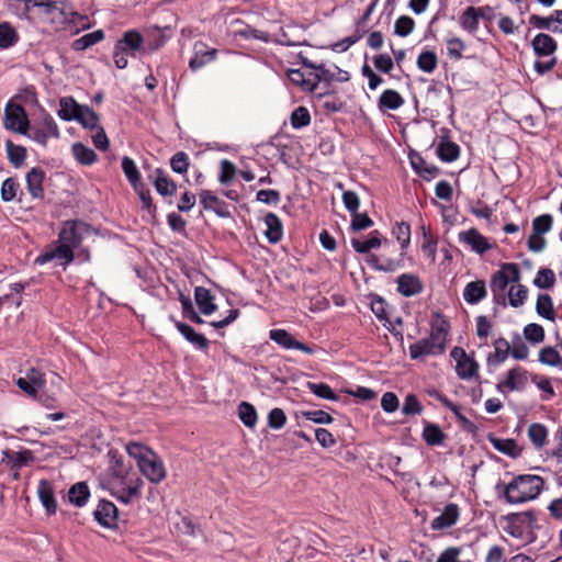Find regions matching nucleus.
<instances>
[{
  "label": "nucleus",
  "instance_id": "obj_1",
  "mask_svg": "<svg viewBox=\"0 0 562 562\" xmlns=\"http://www.w3.org/2000/svg\"><path fill=\"white\" fill-rule=\"evenodd\" d=\"M105 487L119 502L128 505L140 501L144 481L135 471L119 469L109 474Z\"/></svg>",
  "mask_w": 562,
  "mask_h": 562
},
{
  "label": "nucleus",
  "instance_id": "obj_2",
  "mask_svg": "<svg viewBox=\"0 0 562 562\" xmlns=\"http://www.w3.org/2000/svg\"><path fill=\"white\" fill-rule=\"evenodd\" d=\"M497 490L501 488L498 484ZM544 488V480L540 475L521 474L502 486L506 503L519 505L536 499Z\"/></svg>",
  "mask_w": 562,
  "mask_h": 562
},
{
  "label": "nucleus",
  "instance_id": "obj_3",
  "mask_svg": "<svg viewBox=\"0 0 562 562\" xmlns=\"http://www.w3.org/2000/svg\"><path fill=\"white\" fill-rule=\"evenodd\" d=\"M125 449L128 456L136 460L139 471L151 483H160L166 477L161 458L150 448L139 442H130Z\"/></svg>",
  "mask_w": 562,
  "mask_h": 562
},
{
  "label": "nucleus",
  "instance_id": "obj_4",
  "mask_svg": "<svg viewBox=\"0 0 562 562\" xmlns=\"http://www.w3.org/2000/svg\"><path fill=\"white\" fill-rule=\"evenodd\" d=\"M392 235L401 246L398 258H387L385 256L371 255L368 263L378 271L394 272L404 266V256L411 244V225L407 222H396L392 228Z\"/></svg>",
  "mask_w": 562,
  "mask_h": 562
},
{
  "label": "nucleus",
  "instance_id": "obj_5",
  "mask_svg": "<svg viewBox=\"0 0 562 562\" xmlns=\"http://www.w3.org/2000/svg\"><path fill=\"white\" fill-rule=\"evenodd\" d=\"M521 279L520 270L516 263H502L499 270L492 273L490 279V288L494 296V301L505 305L504 291L509 283H518Z\"/></svg>",
  "mask_w": 562,
  "mask_h": 562
},
{
  "label": "nucleus",
  "instance_id": "obj_6",
  "mask_svg": "<svg viewBox=\"0 0 562 562\" xmlns=\"http://www.w3.org/2000/svg\"><path fill=\"white\" fill-rule=\"evenodd\" d=\"M26 136L38 145L46 147L50 138H59L60 132L54 117L42 109L40 115L30 124Z\"/></svg>",
  "mask_w": 562,
  "mask_h": 562
},
{
  "label": "nucleus",
  "instance_id": "obj_7",
  "mask_svg": "<svg viewBox=\"0 0 562 562\" xmlns=\"http://www.w3.org/2000/svg\"><path fill=\"white\" fill-rule=\"evenodd\" d=\"M4 127L21 135H27L30 121L21 104L9 101L4 106Z\"/></svg>",
  "mask_w": 562,
  "mask_h": 562
},
{
  "label": "nucleus",
  "instance_id": "obj_8",
  "mask_svg": "<svg viewBox=\"0 0 562 562\" xmlns=\"http://www.w3.org/2000/svg\"><path fill=\"white\" fill-rule=\"evenodd\" d=\"M90 229V226L81 221H66L63 223L58 234V244L66 245L74 252L82 241V235Z\"/></svg>",
  "mask_w": 562,
  "mask_h": 562
},
{
  "label": "nucleus",
  "instance_id": "obj_9",
  "mask_svg": "<svg viewBox=\"0 0 562 562\" xmlns=\"http://www.w3.org/2000/svg\"><path fill=\"white\" fill-rule=\"evenodd\" d=\"M529 372L522 367H515L507 371L504 380L496 384L499 393L506 394L514 391H524L528 383Z\"/></svg>",
  "mask_w": 562,
  "mask_h": 562
},
{
  "label": "nucleus",
  "instance_id": "obj_10",
  "mask_svg": "<svg viewBox=\"0 0 562 562\" xmlns=\"http://www.w3.org/2000/svg\"><path fill=\"white\" fill-rule=\"evenodd\" d=\"M456 361V372L461 380H470L477 375L479 363L468 356L461 347H454L450 352Z\"/></svg>",
  "mask_w": 562,
  "mask_h": 562
},
{
  "label": "nucleus",
  "instance_id": "obj_11",
  "mask_svg": "<svg viewBox=\"0 0 562 562\" xmlns=\"http://www.w3.org/2000/svg\"><path fill=\"white\" fill-rule=\"evenodd\" d=\"M75 255L70 248L66 245H60L58 241L48 246L41 255L35 259V265L43 266L53 260L58 261L63 266H68L74 261Z\"/></svg>",
  "mask_w": 562,
  "mask_h": 562
},
{
  "label": "nucleus",
  "instance_id": "obj_12",
  "mask_svg": "<svg viewBox=\"0 0 562 562\" xmlns=\"http://www.w3.org/2000/svg\"><path fill=\"white\" fill-rule=\"evenodd\" d=\"M45 374L35 368L26 371L25 376L16 380V385L32 398H37L38 393L45 387Z\"/></svg>",
  "mask_w": 562,
  "mask_h": 562
},
{
  "label": "nucleus",
  "instance_id": "obj_13",
  "mask_svg": "<svg viewBox=\"0 0 562 562\" xmlns=\"http://www.w3.org/2000/svg\"><path fill=\"white\" fill-rule=\"evenodd\" d=\"M305 66L316 70L317 85L321 81L324 82H347L350 79V75L347 70L340 69L338 66L325 67L324 65H314L311 61L304 60Z\"/></svg>",
  "mask_w": 562,
  "mask_h": 562
},
{
  "label": "nucleus",
  "instance_id": "obj_14",
  "mask_svg": "<svg viewBox=\"0 0 562 562\" xmlns=\"http://www.w3.org/2000/svg\"><path fill=\"white\" fill-rule=\"evenodd\" d=\"M269 338L277 345L284 349H296L307 355L314 353V348L297 341L288 330L285 329H271L269 331Z\"/></svg>",
  "mask_w": 562,
  "mask_h": 562
},
{
  "label": "nucleus",
  "instance_id": "obj_15",
  "mask_svg": "<svg viewBox=\"0 0 562 562\" xmlns=\"http://www.w3.org/2000/svg\"><path fill=\"white\" fill-rule=\"evenodd\" d=\"M460 243L469 246L472 251L483 255L492 248L487 238L484 237L477 229L471 228L468 231L460 232L458 235Z\"/></svg>",
  "mask_w": 562,
  "mask_h": 562
},
{
  "label": "nucleus",
  "instance_id": "obj_16",
  "mask_svg": "<svg viewBox=\"0 0 562 562\" xmlns=\"http://www.w3.org/2000/svg\"><path fill=\"white\" fill-rule=\"evenodd\" d=\"M94 519L105 528H114L117 522V508L106 499H101L93 513Z\"/></svg>",
  "mask_w": 562,
  "mask_h": 562
},
{
  "label": "nucleus",
  "instance_id": "obj_17",
  "mask_svg": "<svg viewBox=\"0 0 562 562\" xmlns=\"http://www.w3.org/2000/svg\"><path fill=\"white\" fill-rule=\"evenodd\" d=\"M445 349L431 338H423L409 346V356L414 360L422 359L426 356H437L443 353Z\"/></svg>",
  "mask_w": 562,
  "mask_h": 562
},
{
  "label": "nucleus",
  "instance_id": "obj_18",
  "mask_svg": "<svg viewBox=\"0 0 562 562\" xmlns=\"http://www.w3.org/2000/svg\"><path fill=\"white\" fill-rule=\"evenodd\" d=\"M45 171L41 167H33L25 176L26 189L32 199L42 200L44 198Z\"/></svg>",
  "mask_w": 562,
  "mask_h": 562
},
{
  "label": "nucleus",
  "instance_id": "obj_19",
  "mask_svg": "<svg viewBox=\"0 0 562 562\" xmlns=\"http://www.w3.org/2000/svg\"><path fill=\"white\" fill-rule=\"evenodd\" d=\"M397 291L405 297H411L423 292L424 284L419 277L413 273H403L397 277Z\"/></svg>",
  "mask_w": 562,
  "mask_h": 562
},
{
  "label": "nucleus",
  "instance_id": "obj_20",
  "mask_svg": "<svg viewBox=\"0 0 562 562\" xmlns=\"http://www.w3.org/2000/svg\"><path fill=\"white\" fill-rule=\"evenodd\" d=\"M530 24L540 30L562 33V10H555L549 16L531 15Z\"/></svg>",
  "mask_w": 562,
  "mask_h": 562
},
{
  "label": "nucleus",
  "instance_id": "obj_21",
  "mask_svg": "<svg viewBox=\"0 0 562 562\" xmlns=\"http://www.w3.org/2000/svg\"><path fill=\"white\" fill-rule=\"evenodd\" d=\"M463 300L475 305L487 296V288L484 280H475L465 284L462 293Z\"/></svg>",
  "mask_w": 562,
  "mask_h": 562
},
{
  "label": "nucleus",
  "instance_id": "obj_22",
  "mask_svg": "<svg viewBox=\"0 0 562 562\" xmlns=\"http://www.w3.org/2000/svg\"><path fill=\"white\" fill-rule=\"evenodd\" d=\"M216 57V49L209 48L204 43L198 42L194 44V56L189 61V67L192 70H198L207 63L214 60Z\"/></svg>",
  "mask_w": 562,
  "mask_h": 562
},
{
  "label": "nucleus",
  "instance_id": "obj_23",
  "mask_svg": "<svg viewBox=\"0 0 562 562\" xmlns=\"http://www.w3.org/2000/svg\"><path fill=\"white\" fill-rule=\"evenodd\" d=\"M460 515L458 505L448 504L442 513L431 521V528L434 530H442L453 526Z\"/></svg>",
  "mask_w": 562,
  "mask_h": 562
},
{
  "label": "nucleus",
  "instance_id": "obj_24",
  "mask_svg": "<svg viewBox=\"0 0 562 562\" xmlns=\"http://www.w3.org/2000/svg\"><path fill=\"white\" fill-rule=\"evenodd\" d=\"M199 198L200 203L205 210L213 211L221 217H227L229 215L225 202L218 199L213 192L202 190L199 193Z\"/></svg>",
  "mask_w": 562,
  "mask_h": 562
},
{
  "label": "nucleus",
  "instance_id": "obj_25",
  "mask_svg": "<svg viewBox=\"0 0 562 562\" xmlns=\"http://www.w3.org/2000/svg\"><path fill=\"white\" fill-rule=\"evenodd\" d=\"M37 495L47 514L54 515L57 510V503L50 482L41 480L37 486Z\"/></svg>",
  "mask_w": 562,
  "mask_h": 562
},
{
  "label": "nucleus",
  "instance_id": "obj_26",
  "mask_svg": "<svg viewBox=\"0 0 562 562\" xmlns=\"http://www.w3.org/2000/svg\"><path fill=\"white\" fill-rule=\"evenodd\" d=\"M531 45L538 57H550L557 50V42L546 33L537 34Z\"/></svg>",
  "mask_w": 562,
  "mask_h": 562
},
{
  "label": "nucleus",
  "instance_id": "obj_27",
  "mask_svg": "<svg viewBox=\"0 0 562 562\" xmlns=\"http://www.w3.org/2000/svg\"><path fill=\"white\" fill-rule=\"evenodd\" d=\"M153 184L158 194L161 196H172L177 192V184L170 177L160 168L155 170V178Z\"/></svg>",
  "mask_w": 562,
  "mask_h": 562
},
{
  "label": "nucleus",
  "instance_id": "obj_28",
  "mask_svg": "<svg viewBox=\"0 0 562 562\" xmlns=\"http://www.w3.org/2000/svg\"><path fill=\"white\" fill-rule=\"evenodd\" d=\"M175 326L179 333L196 348L200 350L207 349L209 340L202 334L196 333L190 325L176 321Z\"/></svg>",
  "mask_w": 562,
  "mask_h": 562
},
{
  "label": "nucleus",
  "instance_id": "obj_29",
  "mask_svg": "<svg viewBox=\"0 0 562 562\" xmlns=\"http://www.w3.org/2000/svg\"><path fill=\"white\" fill-rule=\"evenodd\" d=\"M194 300L200 312L206 316L213 314L217 308L213 302L214 296L211 294V291L204 286L195 288Z\"/></svg>",
  "mask_w": 562,
  "mask_h": 562
},
{
  "label": "nucleus",
  "instance_id": "obj_30",
  "mask_svg": "<svg viewBox=\"0 0 562 562\" xmlns=\"http://www.w3.org/2000/svg\"><path fill=\"white\" fill-rule=\"evenodd\" d=\"M60 15L63 16V23L76 27L74 32L75 34L91 27L88 15L81 14L77 11L61 9Z\"/></svg>",
  "mask_w": 562,
  "mask_h": 562
},
{
  "label": "nucleus",
  "instance_id": "obj_31",
  "mask_svg": "<svg viewBox=\"0 0 562 562\" xmlns=\"http://www.w3.org/2000/svg\"><path fill=\"white\" fill-rule=\"evenodd\" d=\"M266 232L265 235L269 243L277 244L282 239L283 226L282 222L274 213H268L265 217Z\"/></svg>",
  "mask_w": 562,
  "mask_h": 562
},
{
  "label": "nucleus",
  "instance_id": "obj_32",
  "mask_svg": "<svg viewBox=\"0 0 562 562\" xmlns=\"http://www.w3.org/2000/svg\"><path fill=\"white\" fill-rule=\"evenodd\" d=\"M404 98L393 89H386L382 92L378 101V108L380 111L386 110H398L404 104Z\"/></svg>",
  "mask_w": 562,
  "mask_h": 562
},
{
  "label": "nucleus",
  "instance_id": "obj_33",
  "mask_svg": "<svg viewBox=\"0 0 562 562\" xmlns=\"http://www.w3.org/2000/svg\"><path fill=\"white\" fill-rule=\"evenodd\" d=\"M89 497L90 490L86 482H77L68 491V499L76 507H83Z\"/></svg>",
  "mask_w": 562,
  "mask_h": 562
},
{
  "label": "nucleus",
  "instance_id": "obj_34",
  "mask_svg": "<svg viewBox=\"0 0 562 562\" xmlns=\"http://www.w3.org/2000/svg\"><path fill=\"white\" fill-rule=\"evenodd\" d=\"M80 108L81 104H79L72 97H64L59 100V110L57 114L63 121H75Z\"/></svg>",
  "mask_w": 562,
  "mask_h": 562
},
{
  "label": "nucleus",
  "instance_id": "obj_35",
  "mask_svg": "<svg viewBox=\"0 0 562 562\" xmlns=\"http://www.w3.org/2000/svg\"><path fill=\"white\" fill-rule=\"evenodd\" d=\"M480 19L475 7H468L459 16L460 27L469 34L474 35L479 30Z\"/></svg>",
  "mask_w": 562,
  "mask_h": 562
},
{
  "label": "nucleus",
  "instance_id": "obj_36",
  "mask_svg": "<svg viewBox=\"0 0 562 562\" xmlns=\"http://www.w3.org/2000/svg\"><path fill=\"white\" fill-rule=\"evenodd\" d=\"M448 331V322L442 317L438 316L435 321L431 322L429 338H431L432 341H436L441 347H443V349H446Z\"/></svg>",
  "mask_w": 562,
  "mask_h": 562
},
{
  "label": "nucleus",
  "instance_id": "obj_37",
  "mask_svg": "<svg viewBox=\"0 0 562 562\" xmlns=\"http://www.w3.org/2000/svg\"><path fill=\"white\" fill-rule=\"evenodd\" d=\"M536 312L539 316H541L548 321L555 319L553 302L549 294L541 293L538 295L537 302H536Z\"/></svg>",
  "mask_w": 562,
  "mask_h": 562
},
{
  "label": "nucleus",
  "instance_id": "obj_38",
  "mask_svg": "<svg viewBox=\"0 0 562 562\" xmlns=\"http://www.w3.org/2000/svg\"><path fill=\"white\" fill-rule=\"evenodd\" d=\"M71 151L75 159L81 165H92L97 160V154L90 147L83 145L82 143H75L71 146Z\"/></svg>",
  "mask_w": 562,
  "mask_h": 562
},
{
  "label": "nucleus",
  "instance_id": "obj_39",
  "mask_svg": "<svg viewBox=\"0 0 562 562\" xmlns=\"http://www.w3.org/2000/svg\"><path fill=\"white\" fill-rule=\"evenodd\" d=\"M19 41V34L9 22L0 23V48L8 49Z\"/></svg>",
  "mask_w": 562,
  "mask_h": 562
},
{
  "label": "nucleus",
  "instance_id": "obj_40",
  "mask_svg": "<svg viewBox=\"0 0 562 562\" xmlns=\"http://www.w3.org/2000/svg\"><path fill=\"white\" fill-rule=\"evenodd\" d=\"M436 153L438 157L446 162H452L459 158L460 147L453 142H440Z\"/></svg>",
  "mask_w": 562,
  "mask_h": 562
},
{
  "label": "nucleus",
  "instance_id": "obj_41",
  "mask_svg": "<svg viewBox=\"0 0 562 562\" xmlns=\"http://www.w3.org/2000/svg\"><path fill=\"white\" fill-rule=\"evenodd\" d=\"M104 38V32L102 30H97L94 32L85 34L83 36L75 40L72 42V48L75 50H85Z\"/></svg>",
  "mask_w": 562,
  "mask_h": 562
},
{
  "label": "nucleus",
  "instance_id": "obj_42",
  "mask_svg": "<svg viewBox=\"0 0 562 562\" xmlns=\"http://www.w3.org/2000/svg\"><path fill=\"white\" fill-rule=\"evenodd\" d=\"M75 121L81 124L85 128L93 130L99 127L98 114L88 105H82L76 115Z\"/></svg>",
  "mask_w": 562,
  "mask_h": 562
},
{
  "label": "nucleus",
  "instance_id": "obj_43",
  "mask_svg": "<svg viewBox=\"0 0 562 562\" xmlns=\"http://www.w3.org/2000/svg\"><path fill=\"white\" fill-rule=\"evenodd\" d=\"M493 345H494V349H495L494 356L488 357L487 360H488V362H493L495 364H501L510 355V342L507 339L499 337L494 341Z\"/></svg>",
  "mask_w": 562,
  "mask_h": 562
},
{
  "label": "nucleus",
  "instance_id": "obj_44",
  "mask_svg": "<svg viewBox=\"0 0 562 562\" xmlns=\"http://www.w3.org/2000/svg\"><path fill=\"white\" fill-rule=\"evenodd\" d=\"M238 416L241 423L248 428H254L258 420L255 406L248 402H241L238 405Z\"/></svg>",
  "mask_w": 562,
  "mask_h": 562
},
{
  "label": "nucleus",
  "instance_id": "obj_45",
  "mask_svg": "<svg viewBox=\"0 0 562 562\" xmlns=\"http://www.w3.org/2000/svg\"><path fill=\"white\" fill-rule=\"evenodd\" d=\"M5 149L8 159L14 167L19 168L24 164L26 158V149L23 146L15 145L12 140L8 139L5 142Z\"/></svg>",
  "mask_w": 562,
  "mask_h": 562
},
{
  "label": "nucleus",
  "instance_id": "obj_46",
  "mask_svg": "<svg viewBox=\"0 0 562 562\" xmlns=\"http://www.w3.org/2000/svg\"><path fill=\"white\" fill-rule=\"evenodd\" d=\"M351 245L357 252L367 254L371 249L379 248L382 245V241L379 238V232L373 231L367 240L361 241L358 239H352Z\"/></svg>",
  "mask_w": 562,
  "mask_h": 562
},
{
  "label": "nucleus",
  "instance_id": "obj_47",
  "mask_svg": "<svg viewBox=\"0 0 562 562\" xmlns=\"http://www.w3.org/2000/svg\"><path fill=\"white\" fill-rule=\"evenodd\" d=\"M423 438L429 446H439L445 440V434L438 425L427 423L423 430Z\"/></svg>",
  "mask_w": 562,
  "mask_h": 562
},
{
  "label": "nucleus",
  "instance_id": "obj_48",
  "mask_svg": "<svg viewBox=\"0 0 562 562\" xmlns=\"http://www.w3.org/2000/svg\"><path fill=\"white\" fill-rule=\"evenodd\" d=\"M528 297V289L526 285L513 284L508 290V303L513 307H520L525 304Z\"/></svg>",
  "mask_w": 562,
  "mask_h": 562
},
{
  "label": "nucleus",
  "instance_id": "obj_49",
  "mask_svg": "<svg viewBox=\"0 0 562 562\" xmlns=\"http://www.w3.org/2000/svg\"><path fill=\"white\" fill-rule=\"evenodd\" d=\"M555 273L552 269L541 268L538 270L532 283L538 289H551L555 284Z\"/></svg>",
  "mask_w": 562,
  "mask_h": 562
},
{
  "label": "nucleus",
  "instance_id": "obj_50",
  "mask_svg": "<svg viewBox=\"0 0 562 562\" xmlns=\"http://www.w3.org/2000/svg\"><path fill=\"white\" fill-rule=\"evenodd\" d=\"M289 79L304 91L313 92L317 88V78L315 80L306 79L304 72L300 69L290 70Z\"/></svg>",
  "mask_w": 562,
  "mask_h": 562
},
{
  "label": "nucleus",
  "instance_id": "obj_51",
  "mask_svg": "<svg viewBox=\"0 0 562 562\" xmlns=\"http://www.w3.org/2000/svg\"><path fill=\"white\" fill-rule=\"evenodd\" d=\"M528 437L533 446L540 448L547 441L548 430L544 425L535 423L528 428Z\"/></svg>",
  "mask_w": 562,
  "mask_h": 562
},
{
  "label": "nucleus",
  "instance_id": "obj_52",
  "mask_svg": "<svg viewBox=\"0 0 562 562\" xmlns=\"http://www.w3.org/2000/svg\"><path fill=\"white\" fill-rule=\"evenodd\" d=\"M539 362L550 367H559L562 364V358L554 347H544L539 351Z\"/></svg>",
  "mask_w": 562,
  "mask_h": 562
},
{
  "label": "nucleus",
  "instance_id": "obj_53",
  "mask_svg": "<svg viewBox=\"0 0 562 562\" xmlns=\"http://www.w3.org/2000/svg\"><path fill=\"white\" fill-rule=\"evenodd\" d=\"M116 44H123L125 50H131L134 54L142 47L143 37L137 31H127Z\"/></svg>",
  "mask_w": 562,
  "mask_h": 562
},
{
  "label": "nucleus",
  "instance_id": "obj_54",
  "mask_svg": "<svg viewBox=\"0 0 562 562\" xmlns=\"http://www.w3.org/2000/svg\"><path fill=\"white\" fill-rule=\"evenodd\" d=\"M531 382L543 392L541 395L542 401H550L555 396L553 386L549 378L535 374L531 376Z\"/></svg>",
  "mask_w": 562,
  "mask_h": 562
},
{
  "label": "nucleus",
  "instance_id": "obj_55",
  "mask_svg": "<svg viewBox=\"0 0 562 562\" xmlns=\"http://www.w3.org/2000/svg\"><path fill=\"white\" fill-rule=\"evenodd\" d=\"M438 64L437 55L434 52H422L417 58V67L427 74H431Z\"/></svg>",
  "mask_w": 562,
  "mask_h": 562
},
{
  "label": "nucleus",
  "instance_id": "obj_56",
  "mask_svg": "<svg viewBox=\"0 0 562 562\" xmlns=\"http://www.w3.org/2000/svg\"><path fill=\"white\" fill-rule=\"evenodd\" d=\"M123 172L132 187L140 183V175L134 160L127 156L122 159Z\"/></svg>",
  "mask_w": 562,
  "mask_h": 562
},
{
  "label": "nucleus",
  "instance_id": "obj_57",
  "mask_svg": "<svg viewBox=\"0 0 562 562\" xmlns=\"http://www.w3.org/2000/svg\"><path fill=\"white\" fill-rule=\"evenodd\" d=\"M424 241L422 245V251L425 257H427L430 262H435L436 254H437V241L432 238L431 234L426 229L425 226L422 227Z\"/></svg>",
  "mask_w": 562,
  "mask_h": 562
},
{
  "label": "nucleus",
  "instance_id": "obj_58",
  "mask_svg": "<svg viewBox=\"0 0 562 562\" xmlns=\"http://www.w3.org/2000/svg\"><path fill=\"white\" fill-rule=\"evenodd\" d=\"M447 52L450 58L459 60L462 58V52L465 48L464 42L457 36H450L445 40Z\"/></svg>",
  "mask_w": 562,
  "mask_h": 562
},
{
  "label": "nucleus",
  "instance_id": "obj_59",
  "mask_svg": "<svg viewBox=\"0 0 562 562\" xmlns=\"http://www.w3.org/2000/svg\"><path fill=\"white\" fill-rule=\"evenodd\" d=\"M415 29V21L408 15L400 16L394 23V33L397 36L406 37Z\"/></svg>",
  "mask_w": 562,
  "mask_h": 562
},
{
  "label": "nucleus",
  "instance_id": "obj_60",
  "mask_svg": "<svg viewBox=\"0 0 562 562\" xmlns=\"http://www.w3.org/2000/svg\"><path fill=\"white\" fill-rule=\"evenodd\" d=\"M236 35L245 38V40H258L267 43L269 41V34L265 31L257 30L250 25H244L241 29L237 30Z\"/></svg>",
  "mask_w": 562,
  "mask_h": 562
},
{
  "label": "nucleus",
  "instance_id": "obj_61",
  "mask_svg": "<svg viewBox=\"0 0 562 562\" xmlns=\"http://www.w3.org/2000/svg\"><path fill=\"white\" fill-rule=\"evenodd\" d=\"M525 338L532 344H540L544 340V329L541 325L531 323L524 328Z\"/></svg>",
  "mask_w": 562,
  "mask_h": 562
},
{
  "label": "nucleus",
  "instance_id": "obj_62",
  "mask_svg": "<svg viewBox=\"0 0 562 562\" xmlns=\"http://www.w3.org/2000/svg\"><path fill=\"white\" fill-rule=\"evenodd\" d=\"M510 356L516 360H526L529 356V348L518 334L514 336L510 344Z\"/></svg>",
  "mask_w": 562,
  "mask_h": 562
},
{
  "label": "nucleus",
  "instance_id": "obj_63",
  "mask_svg": "<svg viewBox=\"0 0 562 562\" xmlns=\"http://www.w3.org/2000/svg\"><path fill=\"white\" fill-rule=\"evenodd\" d=\"M311 123V115L306 108L299 106L291 114V125L299 130Z\"/></svg>",
  "mask_w": 562,
  "mask_h": 562
},
{
  "label": "nucleus",
  "instance_id": "obj_64",
  "mask_svg": "<svg viewBox=\"0 0 562 562\" xmlns=\"http://www.w3.org/2000/svg\"><path fill=\"white\" fill-rule=\"evenodd\" d=\"M491 442L497 451L504 454L510 457H515L517 454V443L514 439L492 438Z\"/></svg>",
  "mask_w": 562,
  "mask_h": 562
}]
</instances>
